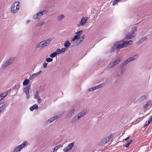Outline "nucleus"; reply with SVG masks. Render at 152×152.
Returning <instances> with one entry per match:
<instances>
[{"label": "nucleus", "instance_id": "nucleus-1", "mask_svg": "<svg viewBox=\"0 0 152 152\" xmlns=\"http://www.w3.org/2000/svg\"><path fill=\"white\" fill-rule=\"evenodd\" d=\"M137 28L136 26L133 27L130 31L126 34L125 38L130 39L134 37L137 35V33L135 32L137 31Z\"/></svg>", "mask_w": 152, "mask_h": 152}, {"label": "nucleus", "instance_id": "nucleus-2", "mask_svg": "<svg viewBox=\"0 0 152 152\" xmlns=\"http://www.w3.org/2000/svg\"><path fill=\"white\" fill-rule=\"evenodd\" d=\"M52 40V39L49 38L46 40H44L37 43L36 45V48H43L49 45Z\"/></svg>", "mask_w": 152, "mask_h": 152}, {"label": "nucleus", "instance_id": "nucleus-3", "mask_svg": "<svg viewBox=\"0 0 152 152\" xmlns=\"http://www.w3.org/2000/svg\"><path fill=\"white\" fill-rule=\"evenodd\" d=\"M137 55H134L132 57H129L124 62L122 63L120 67L121 68H123L126 65L128 64L130 62L136 59L137 58Z\"/></svg>", "mask_w": 152, "mask_h": 152}, {"label": "nucleus", "instance_id": "nucleus-4", "mask_svg": "<svg viewBox=\"0 0 152 152\" xmlns=\"http://www.w3.org/2000/svg\"><path fill=\"white\" fill-rule=\"evenodd\" d=\"M18 1H15L12 4L11 7V12L13 13L17 12L19 9V5Z\"/></svg>", "mask_w": 152, "mask_h": 152}, {"label": "nucleus", "instance_id": "nucleus-5", "mask_svg": "<svg viewBox=\"0 0 152 152\" xmlns=\"http://www.w3.org/2000/svg\"><path fill=\"white\" fill-rule=\"evenodd\" d=\"M123 47L121 44V42H116L115 44L111 48V51L113 52L115 51L118 49L123 48Z\"/></svg>", "mask_w": 152, "mask_h": 152}, {"label": "nucleus", "instance_id": "nucleus-6", "mask_svg": "<svg viewBox=\"0 0 152 152\" xmlns=\"http://www.w3.org/2000/svg\"><path fill=\"white\" fill-rule=\"evenodd\" d=\"M31 88V85H28L24 88L23 91L26 95V98L28 99L30 98V95L29 93V90Z\"/></svg>", "mask_w": 152, "mask_h": 152}, {"label": "nucleus", "instance_id": "nucleus-7", "mask_svg": "<svg viewBox=\"0 0 152 152\" xmlns=\"http://www.w3.org/2000/svg\"><path fill=\"white\" fill-rule=\"evenodd\" d=\"M14 61V58H11L6 61L2 66V68H5L7 66L11 64Z\"/></svg>", "mask_w": 152, "mask_h": 152}, {"label": "nucleus", "instance_id": "nucleus-8", "mask_svg": "<svg viewBox=\"0 0 152 152\" xmlns=\"http://www.w3.org/2000/svg\"><path fill=\"white\" fill-rule=\"evenodd\" d=\"M87 19L88 18L87 17L82 18L80 21V23L77 24L78 26H80L84 25L86 23Z\"/></svg>", "mask_w": 152, "mask_h": 152}, {"label": "nucleus", "instance_id": "nucleus-9", "mask_svg": "<svg viewBox=\"0 0 152 152\" xmlns=\"http://www.w3.org/2000/svg\"><path fill=\"white\" fill-rule=\"evenodd\" d=\"M74 142H73L72 143H71L69 144L68 145H67L66 147L65 148L63 149V151L64 152H67L71 150L72 148L73 147L74 145Z\"/></svg>", "mask_w": 152, "mask_h": 152}, {"label": "nucleus", "instance_id": "nucleus-10", "mask_svg": "<svg viewBox=\"0 0 152 152\" xmlns=\"http://www.w3.org/2000/svg\"><path fill=\"white\" fill-rule=\"evenodd\" d=\"M113 136L111 135L109 136L105 137L103 138L101 141V143L102 144H104L109 141L110 139L112 138Z\"/></svg>", "mask_w": 152, "mask_h": 152}, {"label": "nucleus", "instance_id": "nucleus-11", "mask_svg": "<svg viewBox=\"0 0 152 152\" xmlns=\"http://www.w3.org/2000/svg\"><path fill=\"white\" fill-rule=\"evenodd\" d=\"M121 44L123 48L132 44L133 43V41L132 40H130L128 42L121 41Z\"/></svg>", "mask_w": 152, "mask_h": 152}, {"label": "nucleus", "instance_id": "nucleus-12", "mask_svg": "<svg viewBox=\"0 0 152 152\" xmlns=\"http://www.w3.org/2000/svg\"><path fill=\"white\" fill-rule=\"evenodd\" d=\"M125 71V69L122 68L117 72V77H119L121 78L124 75V73Z\"/></svg>", "mask_w": 152, "mask_h": 152}, {"label": "nucleus", "instance_id": "nucleus-13", "mask_svg": "<svg viewBox=\"0 0 152 152\" xmlns=\"http://www.w3.org/2000/svg\"><path fill=\"white\" fill-rule=\"evenodd\" d=\"M7 105V102H4L0 104V112H1L6 107Z\"/></svg>", "mask_w": 152, "mask_h": 152}, {"label": "nucleus", "instance_id": "nucleus-14", "mask_svg": "<svg viewBox=\"0 0 152 152\" xmlns=\"http://www.w3.org/2000/svg\"><path fill=\"white\" fill-rule=\"evenodd\" d=\"M43 15V14L42 13L39 12L34 15L33 16V18L34 19L39 18Z\"/></svg>", "mask_w": 152, "mask_h": 152}, {"label": "nucleus", "instance_id": "nucleus-15", "mask_svg": "<svg viewBox=\"0 0 152 152\" xmlns=\"http://www.w3.org/2000/svg\"><path fill=\"white\" fill-rule=\"evenodd\" d=\"M41 72L42 71L40 70L39 72H37L36 73L33 74L30 77V80H32L34 78L37 77Z\"/></svg>", "mask_w": 152, "mask_h": 152}, {"label": "nucleus", "instance_id": "nucleus-16", "mask_svg": "<svg viewBox=\"0 0 152 152\" xmlns=\"http://www.w3.org/2000/svg\"><path fill=\"white\" fill-rule=\"evenodd\" d=\"M80 118V115H79L77 114V115H75L73 118L72 121V123H74Z\"/></svg>", "mask_w": 152, "mask_h": 152}, {"label": "nucleus", "instance_id": "nucleus-17", "mask_svg": "<svg viewBox=\"0 0 152 152\" xmlns=\"http://www.w3.org/2000/svg\"><path fill=\"white\" fill-rule=\"evenodd\" d=\"M58 118V117L57 115H56L53 117H52L48 120V121L49 123H51L52 122L54 121L55 120L57 119Z\"/></svg>", "mask_w": 152, "mask_h": 152}, {"label": "nucleus", "instance_id": "nucleus-18", "mask_svg": "<svg viewBox=\"0 0 152 152\" xmlns=\"http://www.w3.org/2000/svg\"><path fill=\"white\" fill-rule=\"evenodd\" d=\"M38 108V107L37 105L35 104L31 106L29 108L31 111H32L35 109L37 110Z\"/></svg>", "mask_w": 152, "mask_h": 152}, {"label": "nucleus", "instance_id": "nucleus-19", "mask_svg": "<svg viewBox=\"0 0 152 152\" xmlns=\"http://www.w3.org/2000/svg\"><path fill=\"white\" fill-rule=\"evenodd\" d=\"M8 92H5L4 93H1L0 94V97H2L0 100L1 101L3 98L6 97L8 94Z\"/></svg>", "mask_w": 152, "mask_h": 152}, {"label": "nucleus", "instance_id": "nucleus-20", "mask_svg": "<svg viewBox=\"0 0 152 152\" xmlns=\"http://www.w3.org/2000/svg\"><path fill=\"white\" fill-rule=\"evenodd\" d=\"M147 39V37L146 36L144 37H142L141 39L138 42V44H140L143 42H144L145 40H146Z\"/></svg>", "mask_w": 152, "mask_h": 152}, {"label": "nucleus", "instance_id": "nucleus-21", "mask_svg": "<svg viewBox=\"0 0 152 152\" xmlns=\"http://www.w3.org/2000/svg\"><path fill=\"white\" fill-rule=\"evenodd\" d=\"M75 110L74 109H72L70 110L69 112L67 113V115L68 117L71 116L73 113L75 112Z\"/></svg>", "mask_w": 152, "mask_h": 152}, {"label": "nucleus", "instance_id": "nucleus-22", "mask_svg": "<svg viewBox=\"0 0 152 152\" xmlns=\"http://www.w3.org/2000/svg\"><path fill=\"white\" fill-rule=\"evenodd\" d=\"M86 110H84L82 111L81 112H80V113L78 114V115H80V118L84 116L86 113Z\"/></svg>", "mask_w": 152, "mask_h": 152}, {"label": "nucleus", "instance_id": "nucleus-23", "mask_svg": "<svg viewBox=\"0 0 152 152\" xmlns=\"http://www.w3.org/2000/svg\"><path fill=\"white\" fill-rule=\"evenodd\" d=\"M65 16L63 15H61L57 17V20L60 21L62 20L64 18Z\"/></svg>", "mask_w": 152, "mask_h": 152}, {"label": "nucleus", "instance_id": "nucleus-24", "mask_svg": "<svg viewBox=\"0 0 152 152\" xmlns=\"http://www.w3.org/2000/svg\"><path fill=\"white\" fill-rule=\"evenodd\" d=\"M146 95H143L141 97H140L138 99V101L140 102H141L145 100L146 98Z\"/></svg>", "mask_w": 152, "mask_h": 152}, {"label": "nucleus", "instance_id": "nucleus-25", "mask_svg": "<svg viewBox=\"0 0 152 152\" xmlns=\"http://www.w3.org/2000/svg\"><path fill=\"white\" fill-rule=\"evenodd\" d=\"M70 43L68 40H67L64 43V46L66 48H68L70 45Z\"/></svg>", "mask_w": 152, "mask_h": 152}, {"label": "nucleus", "instance_id": "nucleus-26", "mask_svg": "<svg viewBox=\"0 0 152 152\" xmlns=\"http://www.w3.org/2000/svg\"><path fill=\"white\" fill-rule=\"evenodd\" d=\"M122 60V58H118L116 60L113 61V63H114L115 65L117 64H118Z\"/></svg>", "mask_w": 152, "mask_h": 152}, {"label": "nucleus", "instance_id": "nucleus-27", "mask_svg": "<svg viewBox=\"0 0 152 152\" xmlns=\"http://www.w3.org/2000/svg\"><path fill=\"white\" fill-rule=\"evenodd\" d=\"M115 65L113 63V61H111L110 62L109 65L107 66V68L108 69H110L113 67Z\"/></svg>", "mask_w": 152, "mask_h": 152}, {"label": "nucleus", "instance_id": "nucleus-28", "mask_svg": "<svg viewBox=\"0 0 152 152\" xmlns=\"http://www.w3.org/2000/svg\"><path fill=\"white\" fill-rule=\"evenodd\" d=\"M29 82V80L28 79H26L23 81V86L27 85Z\"/></svg>", "mask_w": 152, "mask_h": 152}, {"label": "nucleus", "instance_id": "nucleus-29", "mask_svg": "<svg viewBox=\"0 0 152 152\" xmlns=\"http://www.w3.org/2000/svg\"><path fill=\"white\" fill-rule=\"evenodd\" d=\"M34 98L35 99H38L40 97L39 95V92L38 91H36L35 92V93L34 95Z\"/></svg>", "mask_w": 152, "mask_h": 152}, {"label": "nucleus", "instance_id": "nucleus-30", "mask_svg": "<svg viewBox=\"0 0 152 152\" xmlns=\"http://www.w3.org/2000/svg\"><path fill=\"white\" fill-rule=\"evenodd\" d=\"M82 41H83L81 39H78L76 41V45H79L81 43Z\"/></svg>", "mask_w": 152, "mask_h": 152}, {"label": "nucleus", "instance_id": "nucleus-31", "mask_svg": "<svg viewBox=\"0 0 152 152\" xmlns=\"http://www.w3.org/2000/svg\"><path fill=\"white\" fill-rule=\"evenodd\" d=\"M28 144V142L26 141L23 142L20 145V146L22 147V148L26 146Z\"/></svg>", "mask_w": 152, "mask_h": 152}, {"label": "nucleus", "instance_id": "nucleus-32", "mask_svg": "<svg viewBox=\"0 0 152 152\" xmlns=\"http://www.w3.org/2000/svg\"><path fill=\"white\" fill-rule=\"evenodd\" d=\"M57 55L56 52H54L50 55V56L51 58H53L55 57Z\"/></svg>", "mask_w": 152, "mask_h": 152}, {"label": "nucleus", "instance_id": "nucleus-33", "mask_svg": "<svg viewBox=\"0 0 152 152\" xmlns=\"http://www.w3.org/2000/svg\"><path fill=\"white\" fill-rule=\"evenodd\" d=\"M20 145H18L17 146L16 148H15L16 150H17L18 151H20V150L22 148V147H21L20 146Z\"/></svg>", "mask_w": 152, "mask_h": 152}, {"label": "nucleus", "instance_id": "nucleus-34", "mask_svg": "<svg viewBox=\"0 0 152 152\" xmlns=\"http://www.w3.org/2000/svg\"><path fill=\"white\" fill-rule=\"evenodd\" d=\"M45 23L44 21L38 23L37 25V26H40L45 24Z\"/></svg>", "mask_w": 152, "mask_h": 152}, {"label": "nucleus", "instance_id": "nucleus-35", "mask_svg": "<svg viewBox=\"0 0 152 152\" xmlns=\"http://www.w3.org/2000/svg\"><path fill=\"white\" fill-rule=\"evenodd\" d=\"M82 30L80 31H79L76 32V34H76V35L79 37H80V34L82 33Z\"/></svg>", "mask_w": 152, "mask_h": 152}, {"label": "nucleus", "instance_id": "nucleus-36", "mask_svg": "<svg viewBox=\"0 0 152 152\" xmlns=\"http://www.w3.org/2000/svg\"><path fill=\"white\" fill-rule=\"evenodd\" d=\"M150 101L149 102L148 101L147 103L145 104V106L144 107V109H146L149 106L150 104Z\"/></svg>", "mask_w": 152, "mask_h": 152}, {"label": "nucleus", "instance_id": "nucleus-37", "mask_svg": "<svg viewBox=\"0 0 152 152\" xmlns=\"http://www.w3.org/2000/svg\"><path fill=\"white\" fill-rule=\"evenodd\" d=\"M78 37L77 36L76 34L75 36L73 37L72 39V41H74L75 40L77 39L78 38Z\"/></svg>", "mask_w": 152, "mask_h": 152}, {"label": "nucleus", "instance_id": "nucleus-38", "mask_svg": "<svg viewBox=\"0 0 152 152\" xmlns=\"http://www.w3.org/2000/svg\"><path fill=\"white\" fill-rule=\"evenodd\" d=\"M61 50L60 49L58 48L56 50V52L57 54H60L61 53Z\"/></svg>", "mask_w": 152, "mask_h": 152}, {"label": "nucleus", "instance_id": "nucleus-39", "mask_svg": "<svg viewBox=\"0 0 152 152\" xmlns=\"http://www.w3.org/2000/svg\"><path fill=\"white\" fill-rule=\"evenodd\" d=\"M53 60L52 58H48L46 59V61L48 62H52L53 61Z\"/></svg>", "mask_w": 152, "mask_h": 152}, {"label": "nucleus", "instance_id": "nucleus-40", "mask_svg": "<svg viewBox=\"0 0 152 152\" xmlns=\"http://www.w3.org/2000/svg\"><path fill=\"white\" fill-rule=\"evenodd\" d=\"M150 123V121H147L145 124L143 125V127L145 128L146 126H148Z\"/></svg>", "mask_w": 152, "mask_h": 152}, {"label": "nucleus", "instance_id": "nucleus-41", "mask_svg": "<svg viewBox=\"0 0 152 152\" xmlns=\"http://www.w3.org/2000/svg\"><path fill=\"white\" fill-rule=\"evenodd\" d=\"M120 0H115L113 3V5H115Z\"/></svg>", "mask_w": 152, "mask_h": 152}, {"label": "nucleus", "instance_id": "nucleus-42", "mask_svg": "<svg viewBox=\"0 0 152 152\" xmlns=\"http://www.w3.org/2000/svg\"><path fill=\"white\" fill-rule=\"evenodd\" d=\"M132 141L130 140L129 142H128L126 144L125 147L128 148L129 147V144L132 142Z\"/></svg>", "mask_w": 152, "mask_h": 152}, {"label": "nucleus", "instance_id": "nucleus-43", "mask_svg": "<svg viewBox=\"0 0 152 152\" xmlns=\"http://www.w3.org/2000/svg\"><path fill=\"white\" fill-rule=\"evenodd\" d=\"M95 88H94V87H92V88H90L88 90V91H93L94 90H95Z\"/></svg>", "mask_w": 152, "mask_h": 152}, {"label": "nucleus", "instance_id": "nucleus-44", "mask_svg": "<svg viewBox=\"0 0 152 152\" xmlns=\"http://www.w3.org/2000/svg\"><path fill=\"white\" fill-rule=\"evenodd\" d=\"M48 63L45 62L43 64V66L44 68H46L47 67V64Z\"/></svg>", "mask_w": 152, "mask_h": 152}, {"label": "nucleus", "instance_id": "nucleus-45", "mask_svg": "<svg viewBox=\"0 0 152 152\" xmlns=\"http://www.w3.org/2000/svg\"><path fill=\"white\" fill-rule=\"evenodd\" d=\"M66 48H61V52L62 53H64L67 49Z\"/></svg>", "mask_w": 152, "mask_h": 152}, {"label": "nucleus", "instance_id": "nucleus-46", "mask_svg": "<svg viewBox=\"0 0 152 152\" xmlns=\"http://www.w3.org/2000/svg\"><path fill=\"white\" fill-rule=\"evenodd\" d=\"M148 121H150V123L152 122V115L149 117V118H148Z\"/></svg>", "mask_w": 152, "mask_h": 152}, {"label": "nucleus", "instance_id": "nucleus-47", "mask_svg": "<svg viewBox=\"0 0 152 152\" xmlns=\"http://www.w3.org/2000/svg\"><path fill=\"white\" fill-rule=\"evenodd\" d=\"M37 99L38 102L39 103H40L42 102V100L40 97H39L38 99Z\"/></svg>", "mask_w": 152, "mask_h": 152}, {"label": "nucleus", "instance_id": "nucleus-48", "mask_svg": "<svg viewBox=\"0 0 152 152\" xmlns=\"http://www.w3.org/2000/svg\"><path fill=\"white\" fill-rule=\"evenodd\" d=\"M58 149V147H57L56 146L54 148V150H53V152H56V151Z\"/></svg>", "mask_w": 152, "mask_h": 152}, {"label": "nucleus", "instance_id": "nucleus-49", "mask_svg": "<svg viewBox=\"0 0 152 152\" xmlns=\"http://www.w3.org/2000/svg\"><path fill=\"white\" fill-rule=\"evenodd\" d=\"M104 84V83H102V84H101L100 85H99L97 86H98V88H101L103 86V85Z\"/></svg>", "mask_w": 152, "mask_h": 152}, {"label": "nucleus", "instance_id": "nucleus-50", "mask_svg": "<svg viewBox=\"0 0 152 152\" xmlns=\"http://www.w3.org/2000/svg\"><path fill=\"white\" fill-rule=\"evenodd\" d=\"M85 35H83L80 39H81L83 41V39L85 38Z\"/></svg>", "mask_w": 152, "mask_h": 152}, {"label": "nucleus", "instance_id": "nucleus-51", "mask_svg": "<svg viewBox=\"0 0 152 152\" xmlns=\"http://www.w3.org/2000/svg\"><path fill=\"white\" fill-rule=\"evenodd\" d=\"M62 145L61 144L57 146L56 147H58V149L60 147H62Z\"/></svg>", "mask_w": 152, "mask_h": 152}, {"label": "nucleus", "instance_id": "nucleus-52", "mask_svg": "<svg viewBox=\"0 0 152 152\" xmlns=\"http://www.w3.org/2000/svg\"><path fill=\"white\" fill-rule=\"evenodd\" d=\"M47 12V11H44L42 12H41L42 13L43 15L46 14Z\"/></svg>", "mask_w": 152, "mask_h": 152}, {"label": "nucleus", "instance_id": "nucleus-53", "mask_svg": "<svg viewBox=\"0 0 152 152\" xmlns=\"http://www.w3.org/2000/svg\"><path fill=\"white\" fill-rule=\"evenodd\" d=\"M129 136L127 137H126V138L124 139L123 140H124V141H126L129 139Z\"/></svg>", "mask_w": 152, "mask_h": 152}, {"label": "nucleus", "instance_id": "nucleus-54", "mask_svg": "<svg viewBox=\"0 0 152 152\" xmlns=\"http://www.w3.org/2000/svg\"><path fill=\"white\" fill-rule=\"evenodd\" d=\"M20 84H19L18 85V86L17 87V89L18 90L19 89V88H20Z\"/></svg>", "mask_w": 152, "mask_h": 152}, {"label": "nucleus", "instance_id": "nucleus-55", "mask_svg": "<svg viewBox=\"0 0 152 152\" xmlns=\"http://www.w3.org/2000/svg\"><path fill=\"white\" fill-rule=\"evenodd\" d=\"M30 20H28L26 22V23L27 24H28V23L30 22Z\"/></svg>", "mask_w": 152, "mask_h": 152}, {"label": "nucleus", "instance_id": "nucleus-56", "mask_svg": "<svg viewBox=\"0 0 152 152\" xmlns=\"http://www.w3.org/2000/svg\"><path fill=\"white\" fill-rule=\"evenodd\" d=\"M94 87L95 90L99 88H98V87L97 86H94Z\"/></svg>", "mask_w": 152, "mask_h": 152}, {"label": "nucleus", "instance_id": "nucleus-57", "mask_svg": "<svg viewBox=\"0 0 152 152\" xmlns=\"http://www.w3.org/2000/svg\"><path fill=\"white\" fill-rule=\"evenodd\" d=\"M18 151L16 150L15 149L14 151H13V152H17Z\"/></svg>", "mask_w": 152, "mask_h": 152}, {"label": "nucleus", "instance_id": "nucleus-58", "mask_svg": "<svg viewBox=\"0 0 152 152\" xmlns=\"http://www.w3.org/2000/svg\"><path fill=\"white\" fill-rule=\"evenodd\" d=\"M16 87H17L16 85H15V86L13 88V89H15V88H16Z\"/></svg>", "mask_w": 152, "mask_h": 152}, {"label": "nucleus", "instance_id": "nucleus-59", "mask_svg": "<svg viewBox=\"0 0 152 152\" xmlns=\"http://www.w3.org/2000/svg\"><path fill=\"white\" fill-rule=\"evenodd\" d=\"M0 113H1V112H0Z\"/></svg>", "mask_w": 152, "mask_h": 152}]
</instances>
